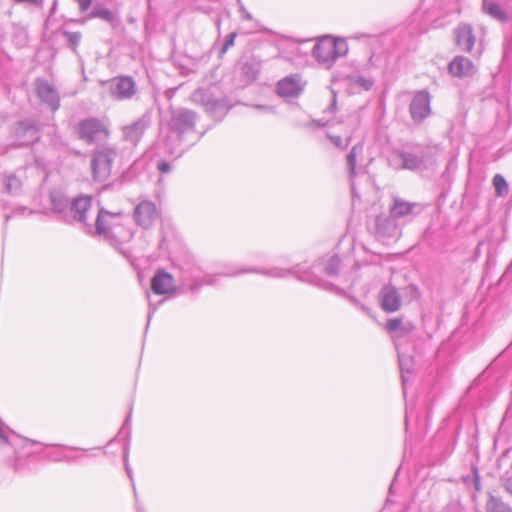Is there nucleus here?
I'll list each match as a JSON object with an SVG mask.
<instances>
[{"label": "nucleus", "mask_w": 512, "mask_h": 512, "mask_svg": "<svg viewBox=\"0 0 512 512\" xmlns=\"http://www.w3.org/2000/svg\"><path fill=\"white\" fill-rule=\"evenodd\" d=\"M50 200L59 219L66 223H81L87 234L102 238L128 257L124 245L132 239L133 232L125 227L123 213L105 210L90 196H81L70 202L62 193L52 192Z\"/></svg>", "instance_id": "1"}, {"label": "nucleus", "mask_w": 512, "mask_h": 512, "mask_svg": "<svg viewBox=\"0 0 512 512\" xmlns=\"http://www.w3.org/2000/svg\"><path fill=\"white\" fill-rule=\"evenodd\" d=\"M196 121L197 114L192 110L180 108L172 112L164 140L170 154L181 155L184 145L188 147L199 140Z\"/></svg>", "instance_id": "2"}, {"label": "nucleus", "mask_w": 512, "mask_h": 512, "mask_svg": "<svg viewBox=\"0 0 512 512\" xmlns=\"http://www.w3.org/2000/svg\"><path fill=\"white\" fill-rule=\"evenodd\" d=\"M223 79L224 68L217 66L205 77L208 87H201L195 90L190 96L191 101L203 106L212 115L220 112L224 107Z\"/></svg>", "instance_id": "3"}, {"label": "nucleus", "mask_w": 512, "mask_h": 512, "mask_svg": "<svg viewBox=\"0 0 512 512\" xmlns=\"http://www.w3.org/2000/svg\"><path fill=\"white\" fill-rule=\"evenodd\" d=\"M348 52L347 42L342 38L325 36L313 47L312 55L317 62L326 68H330L335 61Z\"/></svg>", "instance_id": "4"}, {"label": "nucleus", "mask_w": 512, "mask_h": 512, "mask_svg": "<svg viewBox=\"0 0 512 512\" xmlns=\"http://www.w3.org/2000/svg\"><path fill=\"white\" fill-rule=\"evenodd\" d=\"M117 155V149L113 146L100 145L93 150L90 167L94 181L105 182L109 179Z\"/></svg>", "instance_id": "5"}, {"label": "nucleus", "mask_w": 512, "mask_h": 512, "mask_svg": "<svg viewBox=\"0 0 512 512\" xmlns=\"http://www.w3.org/2000/svg\"><path fill=\"white\" fill-rule=\"evenodd\" d=\"M78 138L86 144L98 145L110 136L108 123L99 118L89 117L81 120L76 128Z\"/></svg>", "instance_id": "6"}, {"label": "nucleus", "mask_w": 512, "mask_h": 512, "mask_svg": "<svg viewBox=\"0 0 512 512\" xmlns=\"http://www.w3.org/2000/svg\"><path fill=\"white\" fill-rule=\"evenodd\" d=\"M151 123V113L146 111L137 120L122 127V140L132 146H137Z\"/></svg>", "instance_id": "7"}, {"label": "nucleus", "mask_w": 512, "mask_h": 512, "mask_svg": "<svg viewBox=\"0 0 512 512\" xmlns=\"http://www.w3.org/2000/svg\"><path fill=\"white\" fill-rule=\"evenodd\" d=\"M24 442L37 444V442L33 440L21 439L16 434L11 432L8 428L2 427V425H0V448H2L6 454H15V460L13 463V467L15 470H19L21 468V465L19 463L17 447Z\"/></svg>", "instance_id": "8"}, {"label": "nucleus", "mask_w": 512, "mask_h": 512, "mask_svg": "<svg viewBox=\"0 0 512 512\" xmlns=\"http://www.w3.org/2000/svg\"><path fill=\"white\" fill-rule=\"evenodd\" d=\"M431 97L425 90L418 91L413 96L409 105V112L415 123H421L431 114Z\"/></svg>", "instance_id": "9"}, {"label": "nucleus", "mask_w": 512, "mask_h": 512, "mask_svg": "<svg viewBox=\"0 0 512 512\" xmlns=\"http://www.w3.org/2000/svg\"><path fill=\"white\" fill-rule=\"evenodd\" d=\"M136 224L144 229L150 228L158 218V211L154 202L149 200L141 201L133 213Z\"/></svg>", "instance_id": "10"}, {"label": "nucleus", "mask_w": 512, "mask_h": 512, "mask_svg": "<svg viewBox=\"0 0 512 512\" xmlns=\"http://www.w3.org/2000/svg\"><path fill=\"white\" fill-rule=\"evenodd\" d=\"M379 301L381 308L387 313H393L400 310L402 305L401 294L396 286L388 283L384 285L379 292Z\"/></svg>", "instance_id": "11"}, {"label": "nucleus", "mask_w": 512, "mask_h": 512, "mask_svg": "<svg viewBox=\"0 0 512 512\" xmlns=\"http://www.w3.org/2000/svg\"><path fill=\"white\" fill-rule=\"evenodd\" d=\"M136 91V83L131 77H116L110 82L111 95L117 100L131 99Z\"/></svg>", "instance_id": "12"}, {"label": "nucleus", "mask_w": 512, "mask_h": 512, "mask_svg": "<svg viewBox=\"0 0 512 512\" xmlns=\"http://www.w3.org/2000/svg\"><path fill=\"white\" fill-rule=\"evenodd\" d=\"M39 128L32 119L19 121L14 127V136L19 145H28L38 140Z\"/></svg>", "instance_id": "13"}, {"label": "nucleus", "mask_w": 512, "mask_h": 512, "mask_svg": "<svg viewBox=\"0 0 512 512\" xmlns=\"http://www.w3.org/2000/svg\"><path fill=\"white\" fill-rule=\"evenodd\" d=\"M36 92L40 100L47 104L53 112L59 108L60 98L58 91L53 84L44 79H37Z\"/></svg>", "instance_id": "14"}, {"label": "nucleus", "mask_w": 512, "mask_h": 512, "mask_svg": "<svg viewBox=\"0 0 512 512\" xmlns=\"http://www.w3.org/2000/svg\"><path fill=\"white\" fill-rule=\"evenodd\" d=\"M151 289L158 295L172 293L175 290L172 275L164 270H158L151 280Z\"/></svg>", "instance_id": "15"}, {"label": "nucleus", "mask_w": 512, "mask_h": 512, "mask_svg": "<svg viewBox=\"0 0 512 512\" xmlns=\"http://www.w3.org/2000/svg\"><path fill=\"white\" fill-rule=\"evenodd\" d=\"M456 45L465 52H471L475 44V35L472 26L460 24L454 31Z\"/></svg>", "instance_id": "16"}, {"label": "nucleus", "mask_w": 512, "mask_h": 512, "mask_svg": "<svg viewBox=\"0 0 512 512\" xmlns=\"http://www.w3.org/2000/svg\"><path fill=\"white\" fill-rule=\"evenodd\" d=\"M396 218L390 215H379L375 219V232L379 237H394L398 227Z\"/></svg>", "instance_id": "17"}, {"label": "nucleus", "mask_w": 512, "mask_h": 512, "mask_svg": "<svg viewBox=\"0 0 512 512\" xmlns=\"http://www.w3.org/2000/svg\"><path fill=\"white\" fill-rule=\"evenodd\" d=\"M475 71L472 61L464 56H456L449 64V72L459 78L472 76Z\"/></svg>", "instance_id": "18"}, {"label": "nucleus", "mask_w": 512, "mask_h": 512, "mask_svg": "<svg viewBox=\"0 0 512 512\" xmlns=\"http://www.w3.org/2000/svg\"><path fill=\"white\" fill-rule=\"evenodd\" d=\"M386 329L393 335L396 344L401 338L411 335L415 326L411 322L404 323L400 318H393L386 323Z\"/></svg>", "instance_id": "19"}, {"label": "nucleus", "mask_w": 512, "mask_h": 512, "mask_svg": "<svg viewBox=\"0 0 512 512\" xmlns=\"http://www.w3.org/2000/svg\"><path fill=\"white\" fill-rule=\"evenodd\" d=\"M301 90L300 79L297 75L288 76L277 84V93L284 98L297 97Z\"/></svg>", "instance_id": "20"}, {"label": "nucleus", "mask_w": 512, "mask_h": 512, "mask_svg": "<svg viewBox=\"0 0 512 512\" xmlns=\"http://www.w3.org/2000/svg\"><path fill=\"white\" fill-rule=\"evenodd\" d=\"M418 208H420V204L416 202H408L401 198L394 197L389 212L393 217L399 219L415 214V210Z\"/></svg>", "instance_id": "21"}, {"label": "nucleus", "mask_w": 512, "mask_h": 512, "mask_svg": "<svg viewBox=\"0 0 512 512\" xmlns=\"http://www.w3.org/2000/svg\"><path fill=\"white\" fill-rule=\"evenodd\" d=\"M403 169L415 171L420 169L426 160L424 151L419 150L417 153L403 151Z\"/></svg>", "instance_id": "22"}, {"label": "nucleus", "mask_w": 512, "mask_h": 512, "mask_svg": "<svg viewBox=\"0 0 512 512\" xmlns=\"http://www.w3.org/2000/svg\"><path fill=\"white\" fill-rule=\"evenodd\" d=\"M482 8L486 14L500 22H507L509 20L508 14L494 0H483Z\"/></svg>", "instance_id": "23"}, {"label": "nucleus", "mask_w": 512, "mask_h": 512, "mask_svg": "<svg viewBox=\"0 0 512 512\" xmlns=\"http://www.w3.org/2000/svg\"><path fill=\"white\" fill-rule=\"evenodd\" d=\"M396 350L398 353L399 367L401 370V378L403 384L406 382L405 373L413 371V358L402 352L400 343H396Z\"/></svg>", "instance_id": "24"}, {"label": "nucleus", "mask_w": 512, "mask_h": 512, "mask_svg": "<svg viewBox=\"0 0 512 512\" xmlns=\"http://www.w3.org/2000/svg\"><path fill=\"white\" fill-rule=\"evenodd\" d=\"M2 181L5 191L9 194H17L21 190L22 181L14 173L5 174Z\"/></svg>", "instance_id": "25"}, {"label": "nucleus", "mask_w": 512, "mask_h": 512, "mask_svg": "<svg viewBox=\"0 0 512 512\" xmlns=\"http://www.w3.org/2000/svg\"><path fill=\"white\" fill-rule=\"evenodd\" d=\"M362 152L363 146L357 144L352 147V149L346 156V165L351 177H354L356 175V161L357 158L362 154Z\"/></svg>", "instance_id": "26"}, {"label": "nucleus", "mask_w": 512, "mask_h": 512, "mask_svg": "<svg viewBox=\"0 0 512 512\" xmlns=\"http://www.w3.org/2000/svg\"><path fill=\"white\" fill-rule=\"evenodd\" d=\"M487 512H512V508L504 503L501 498L489 495L486 503Z\"/></svg>", "instance_id": "27"}, {"label": "nucleus", "mask_w": 512, "mask_h": 512, "mask_svg": "<svg viewBox=\"0 0 512 512\" xmlns=\"http://www.w3.org/2000/svg\"><path fill=\"white\" fill-rule=\"evenodd\" d=\"M493 186L495 188L496 195L499 197H504L508 195L509 193V187L508 183L506 182L505 178L500 175L496 174L493 177Z\"/></svg>", "instance_id": "28"}, {"label": "nucleus", "mask_w": 512, "mask_h": 512, "mask_svg": "<svg viewBox=\"0 0 512 512\" xmlns=\"http://www.w3.org/2000/svg\"><path fill=\"white\" fill-rule=\"evenodd\" d=\"M90 18H100L106 22L113 23L115 21V15L112 11L104 7L94 8L90 13Z\"/></svg>", "instance_id": "29"}, {"label": "nucleus", "mask_w": 512, "mask_h": 512, "mask_svg": "<svg viewBox=\"0 0 512 512\" xmlns=\"http://www.w3.org/2000/svg\"><path fill=\"white\" fill-rule=\"evenodd\" d=\"M403 150H394L389 158L388 163L389 166L395 170H404L403 169Z\"/></svg>", "instance_id": "30"}, {"label": "nucleus", "mask_w": 512, "mask_h": 512, "mask_svg": "<svg viewBox=\"0 0 512 512\" xmlns=\"http://www.w3.org/2000/svg\"><path fill=\"white\" fill-rule=\"evenodd\" d=\"M242 71L247 78V81L253 82L256 80L259 73V66L253 63H244L242 66Z\"/></svg>", "instance_id": "31"}, {"label": "nucleus", "mask_w": 512, "mask_h": 512, "mask_svg": "<svg viewBox=\"0 0 512 512\" xmlns=\"http://www.w3.org/2000/svg\"><path fill=\"white\" fill-rule=\"evenodd\" d=\"M249 272L261 273L269 277L281 278L285 277L289 274V270H284L280 268H272L270 270H260V269H251Z\"/></svg>", "instance_id": "32"}, {"label": "nucleus", "mask_w": 512, "mask_h": 512, "mask_svg": "<svg viewBox=\"0 0 512 512\" xmlns=\"http://www.w3.org/2000/svg\"><path fill=\"white\" fill-rule=\"evenodd\" d=\"M340 267V258L336 255L332 256L327 264L325 265V272L329 276H335L338 274Z\"/></svg>", "instance_id": "33"}, {"label": "nucleus", "mask_w": 512, "mask_h": 512, "mask_svg": "<svg viewBox=\"0 0 512 512\" xmlns=\"http://www.w3.org/2000/svg\"><path fill=\"white\" fill-rule=\"evenodd\" d=\"M403 296L409 302L416 300L420 296V291L415 284H409L403 289Z\"/></svg>", "instance_id": "34"}, {"label": "nucleus", "mask_w": 512, "mask_h": 512, "mask_svg": "<svg viewBox=\"0 0 512 512\" xmlns=\"http://www.w3.org/2000/svg\"><path fill=\"white\" fill-rule=\"evenodd\" d=\"M355 83L361 86L364 90H370L374 84V81L370 78H366L364 76H358L355 80Z\"/></svg>", "instance_id": "35"}, {"label": "nucleus", "mask_w": 512, "mask_h": 512, "mask_svg": "<svg viewBox=\"0 0 512 512\" xmlns=\"http://www.w3.org/2000/svg\"><path fill=\"white\" fill-rule=\"evenodd\" d=\"M45 457H46V459H48L50 461H55V462L73 460V458L68 455H62V454H58V453H49Z\"/></svg>", "instance_id": "36"}, {"label": "nucleus", "mask_w": 512, "mask_h": 512, "mask_svg": "<svg viewBox=\"0 0 512 512\" xmlns=\"http://www.w3.org/2000/svg\"><path fill=\"white\" fill-rule=\"evenodd\" d=\"M65 35L73 47H76L80 43L81 34L79 32H66Z\"/></svg>", "instance_id": "37"}, {"label": "nucleus", "mask_w": 512, "mask_h": 512, "mask_svg": "<svg viewBox=\"0 0 512 512\" xmlns=\"http://www.w3.org/2000/svg\"><path fill=\"white\" fill-rule=\"evenodd\" d=\"M157 168L163 174L169 173L172 170L171 164L164 160H162L158 163Z\"/></svg>", "instance_id": "38"}, {"label": "nucleus", "mask_w": 512, "mask_h": 512, "mask_svg": "<svg viewBox=\"0 0 512 512\" xmlns=\"http://www.w3.org/2000/svg\"><path fill=\"white\" fill-rule=\"evenodd\" d=\"M79 5L80 12L84 13L90 7L92 0H75Z\"/></svg>", "instance_id": "39"}, {"label": "nucleus", "mask_w": 512, "mask_h": 512, "mask_svg": "<svg viewBox=\"0 0 512 512\" xmlns=\"http://www.w3.org/2000/svg\"><path fill=\"white\" fill-rule=\"evenodd\" d=\"M331 141L334 143L335 146L339 147V148H345L348 143H346L345 145H343V140L340 136H329Z\"/></svg>", "instance_id": "40"}, {"label": "nucleus", "mask_w": 512, "mask_h": 512, "mask_svg": "<svg viewBox=\"0 0 512 512\" xmlns=\"http://www.w3.org/2000/svg\"><path fill=\"white\" fill-rule=\"evenodd\" d=\"M236 36H237V33L232 32L226 37V50H228L229 47L234 45Z\"/></svg>", "instance_id": "41"}, {"label": "nucleus", "mask_w": 512, "mask_h": 512, "mask_svg": "<svg viewBox=\"0 0 512 512\" xmlns=\"http://www.w3.org/2000/svg\"><path fill=\"white\" fill-rule=\"evenodd\" d=\"M132 488H133V492H134V496H135V500H136L137 512H144V509H143L142 505L138 501V495H137V491H136V487H135L134 483H132Z\"/></svg>", "instance_id": "42"}, {"label": "nucleus", "mask_w": 512, "mask_h": 512, "mask_svg": "<svg viewBox=\"0 0 512 512\" xmlns=\"http://www.w3.org/2000/svg\"><path fill=\"white\" fill-rule=\"evenodd\" d=\"M332 101H331V104L329 106V108L327 109L329 112L333 113L336 109V103H337V96H336V92L335 91H332Z\"/></svg>", "instance_id": "43"}, {"label": "nucleus", "mask_w": 512, "mask_h": 512, "mask_svg": "<svg viewBox=\"0 0 512 512\" xmlns=\"http://www.w3.org/2000/svg\"><path fill=\"white\" fill-rule=\"evenodd\" d=\"M238 3L240 4V12L242 13V17L244 19L250 20L252 18L251 14L249 12H247L245 7L241 4L240 0H238Z\"/></svg>", "instance_id": "44"}, {"label": "nucleus", "mask_w": 512, "mask_h": 512, "mask_svg": "<svg viewBox=\"0 0 512 512\" xmlns=\"http://www.w3.org/2000/svg\"><path fill=\"white\" fill-rule=\"evenodd\" d=\"M130 419H131V410L129 411V414H128V416H127V418H126V420H125V422H124V424L122 426V431H124V430H128L129 431L130 430Z\"/></svg>", "instance_id": "45"}, {"label": "nucleus", "mask_w": 512, "mask_h": 512, "mask_svg": "<svg viewBox=\"0 0 512 512\" xmlns=\"http://www.w3.org/2000/svg\"><path fill=\"white\" fill-rule=\"evenodd\" d=\"M215 49L218 52V55L221 57L224 54V43H217Z\"/></svg>", "instance_id": "46"}, {"label": "nucleus", "mask_w": 512, "mask_h": 512, "mask_svg": "<svg viewBox=\"0 0 512 512\" xmlns=\"http://www.w3.org/2000/svg\"><path fill=\"white\" fill-rule=\"evenodd\" d=\"M46 447H50L49 444H46L45 445ZM51 446H55L54 444H51ZM58 447H61L63 449H66V450H77L78 448L76 447H73V446H67V445H57Z\"/></svg>", "instance_id": "47"}, {"label": "nucleus", "mask_w": 512, "mask_h": 512, "mask_svg": "<svg viewBox=\"0 0 512 512\" xmlns=\"http://www.w3.org/2000/svg\"><path fill=\"white\" fill-rule=\"evenodd\" d=\"M149 312H148V323L150 322V319L152 317V314L155 312V310L157 309V307H152V304L150 303L149 304Z\"/></svg>", "instance_id": "48"}, {"label": "nucleus", "mask_w": 512, "mask_h": 512, "mask_svg": "<svg viewBox=\"0 0 512 512\" xmlns=\"http://www.w3.org/2000/svg\"><path fill=\"white\" fill-rule=\"evenodd\" d=\"M504 487L506 489L507 492H509L510 494H512V482L511 481H506L504 483Z\"/></svg>", "instance_id": "49"}, {"label": "nucleus", "mask_w": 512, "mask_h": 512, "mask_svg": "<svg viewBox=\"0 0 512 512\" xmlns=\"http://www.w3.org/2000/svg\"><path fill=\"white\" fill-rule=\"evenodd\" d=\"M125 468H126V471H127V474L129 476V478L132 480V471H131V469L128 467L127 464H125Z\"/></svg>", "instance_id": "50"}, {"label": "nucleus", "mask_w": 512, "mask_h": 512, "mask_svg": "<svg viewBox=\"0 0 512 512\" xmlns=\"http://www.w3.org/2000/svg\"><path fill=\"white\" fill-rule=\"evenodd\" d=\"M370 67H374L376 66L375 63H374V60H373V55L369 58V61H368V64Z\"/></svg>", "instance_id": "51"}, {"label": "nucleus", "mask_w": 512, "mask_h": 512, "mask_svg": "<svg viewBox=\"0 0 512 512\" xmlns=\"http://www.w3.org/2000/svg\"><path fill=\"white\" fill-rule=\"evenodd\" d=\"M361 309H362V311H364L367 314H369V312H370V309L365 307L364 305H361Z\"/></svg>", "instance_id": "52"}, {"label": "nucleus", "mask_w": 512, "mask_h": 512, "mask_svg": "<svg viewBox=\"0 0 512 512\" xmlns=\"http://www.w3.org/2000/svg\"><path fill=\"white\" fill-rule=\"evenodd\" d=\"M16 2H29V3H35L36 0H15Z\"/></svg>", "instance_id": "53"}, {"label": "nucleus", "mask_w": 512, "mask_h": 512, "mask_svg": "<svg viewBox=\"0 0 512 512\" xmlns=\"http://www.w3.org/2000/svg\"><path fill=\"white\" fill-rule=\"evenodd\" d=\"M316 123L319 125V126H325L327 123L326 122H322L321 120H317Z\"/></svg>", "instance_id": "54"}, {"label": "nucleus", "mask_w": 512, "mask_h": 512, "mask_svg": "<svg viewBox=\"0 0 512 512\" xmlns=\"http://www.w3.org/2000/svg\"><path fill=\"white\" fill-rule=\"evenodd\" d=\"M353 118H354V120H355L356 122H358V120H359V119H358V116H356V115H355V116H353Z\"/></svg>", "instance_id": "55"}]
</instances>
